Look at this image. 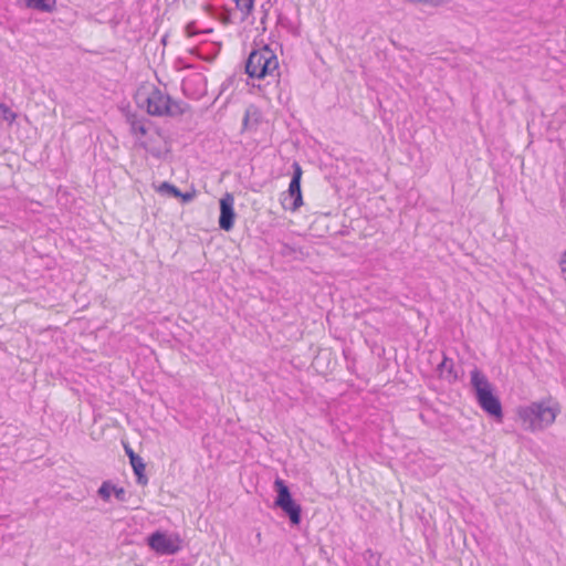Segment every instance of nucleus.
Returning <instances> with one entry per match:
<instances>
[{
    "mask_svg": "<svg viewBox=\"0 0 566 566\" xmlns=\"http://www.w3.org/2000/svg\"><path fill=\"white\" fill-rule=\"evenodd\" d=\"M113 493L118 501L124 502L126 500V491L124 488H117L115 485V490Z\"/></svg>",
    "mask_w": 566,
    "mask_h": 566,
    "instance_id": "obj_20",
    "label": "nucleus"
},
{
    "mask_svg": "<svg viewBox=\"0 0 566 566\" xmlns=\"http://www.w3.org/2000/svg\"><path fill=\"white\" fill-rule=\"evenodd\" d=\"M0 117L8 123H13L17 118V114L9 106L0 103Z\"/></svg>",
    "mask_w": 566,
    "mask_h": 566,
    "instance_id": "obj_16",
    "label": "nucleus"
},
{
    "mask_svg": "<svg viewBox=\"0 0 566 566\" xmlns=\"http://www.w3.org/2000/svg\"><path fill=\"white\" fill-rule=\"evenodd\" d=\"M364 558L369 566H377L379 564V557L371 549L365 552Z\"/></svg>",
    "mask_w": 566,
    "mask_h": 566,
    "instance_id": "obj_18",
    "label": "nucleus"
},
{
    "mask_svg": "<svg viewBox=\"0 0 566 566\" xmlns=\"http://www.w3.org/2000/svg\"><path fill=\"white\" fill-rule=\"evenodd\" d=\"M438 370L442 377L444 374H447V377L450 381L458 379V374L454 371L453 360L447 356H443L442 361L438 365Z\"/></svg>",
    "mask_w": 566,
    "mask_h": 566,
    "instance_id": "obj_12",
    "label": "nucleus"
},
{
    "mask_svg": "<svg viewBox=\"0 0 566 566\" xmlns=\"http://www.w3.org/2000/svg\"><path fill=\"white\" fill-rule=\"evenodd\" d=\"M133 468L134 474L136 475V481L139 485H146L148 483V478L145 474V463L142 457H132L129 461Z\"/></svg>",
    "mask_w": 566,
    "mask_h": 566,
    "instance_id": "obj_10",
    "label": "nucleus"
},
{
    "mask_svg": "<svg viewBox=\"0 0 566 566\" xmlns=\"http://www.w3.org/2000/svg\"><path fill=\"white\" fill-rule=\"evenodd\" d=\"M293 174L292 178L289 185V196L293 199L290 210L296 211L302 205H303V196H302V189H301V180L303 170L301 165L297 161H294L292 164Z\"/></svg>",
    "mask_w": 566,
    "mask_h": 566,
    "instance_id": "obj_8",
    "label": "nucleus"
},
{
    "mask_svg": "<svg viewBox=\"0 0 566 566\" xmlns=\"http://www.w3.org/2000/svg\"><path fill=\"white\" fill-rule=\"evenodd\" d=\"M138 106H146V111L151 116H166L169 112L170 96L156 86H153L149 93H138L136 96Z\"/></svg>",
    "mask_w": 566,
    "mask_h": 566,
    "instance_id": "obj_4",
    "label": "nucleus"
},
{
    "mask_svg": "<svg viewBox=\"0 0 566 566\" xmlns=\"http://www.w3.org/2000/svg\"><path fill=\"white\" fill-rule=\"evenodd\" d=\"M279 69V60L269 45L253 50L245 62V73L250 77L264 78Z\"/></svg>",
    "mask_w": 566,
    "mask_h": 566,
    "instance_id": "obj_3",
    "label": "nucleus"
},
{
    "mask_svg": "<svg viewBox=\"0 0 566 566\" xmlns=\"http://www.w3.org/2000/svg\"><path fill=\"white\" fill-rule=\"evenodd\" d=\"M148 546L159 555H175L181 549L179 535H168L165 532L156 531L147 537Z\"/></svg>",
    "mask_w": 566,
    "mask_h": 566,
    "instance_id": "obj_6",
    "label": "nucleus"
},
{
    "mask_svg": "<svg viewBox=\"0 0 566 566\" xmlns=\"http://www.w3.org/2000/svg\"><path fill=\"white\" fill-rule=\"evenodd\" d=\"M125 451H126V454L128 455L129 458V461L132 460V457H139L138 454H136L133 449L128 446H125Z\"/></svg>",
    "mask_w": 566,
    "mask_h": 566,
    "instance_id": "obj_23",
    "label": "nucleus"
},
{
    "mask_svg": "<svg viewBox=\"0 0 566 566\" xmlns=\"http://www.w3.org/2000/svg\"><path fill=\"white\" fill-rule=\"evenodd\" d=\"M115 485L112 484L111 481H104L102 485L99 486L97 493L98 495L104 500L108 501L111 497L112 492H114Z\"/></svg>",
    "mask_w": 566,
    "mask_h": 566,
    "instance_id": "obj_15",
    "label": "nucleus"
},
{
    "mask_svg": "<svg viewBox=\"0 0 566 566\" xmlns=\"http://www.w3.org/2000/svg\"><path fill=\"white\" fill-rule=\"evenodd\" d=\"M159 192L161 193H166L170 197H174L176 198L177 196H181V191L179 188H177L175 185L168 182V181H164L159 188H158Z\"/></svg>",
    "mask_w": 566,
    "mask_h": 566,
    "instance_id": "obj_14",
    "label": "nucleus"
},
{
    "mask_svg": "<svg viewBox=\"0 0 566 566\" xmlns=\"http://www.w3.org/2000/svg\"><path fill=\"white\" fill-rule=\"evenodd\" d=\"M254 0H237V8L243 13V18H247L253 9Z\"/></svg>",
    "mask_w": 566,
    "mask_h": 566,
    "instance_id": "obj_17",
    "label": "nucleus"
},
{
    "mask_svg": "<svg viewBox=\"0 0 566 566\" xmlns=\"http://www.w3.org/2000/svg\"><path fill=\"white\" fill-rule=\"evenodd\" d=\"M220 216L219 227L221 230L230 231L234 226L235 212H234V197L230 192H226L219 201Z\"/></svg>",
    "mask_w": 566,
    "mask_h": 566,
    "instance_id": "obj_7",
    "label": "nucleus"
},
{
    "mask_svg": "<svg viewBox=\"0 0 566 566\" xmlns=\"http://www.w3.org/2000/svg\"><path fill=\"white\" fill-rule=\"evenodd\" d=\"M189 109H190V106L187 103L181 102V101H174L170 97L169 112L166 114V116L175 117V116L184 115Z\"/></svg>",
    "mask_w": 566,
    "mask_h": 566,
    "instance_id": "obj_13",
    "label": "nucleus"
},
{
    "mask_svg": "<svg viewBox=\"0 0 566 566\" xmlns=\"http://www.w3.org/2000/svg\"><path fill=\"white\" fill-rule=\"evenodd\" d=\"M126 119L130 126L132 134H140L142 136L147 134L146 123H149V119L137 114H128Z\"/></svg>",
    "mask_w": 566,
    "mask_h": 566,
    "instance_id": "obj_9",
    "label": "nucleus"
},
{
    "mask_svg": "<svg viewBox=\"0 0 566 566\" xmlns=\"http://www.w3.org/2000/svg\"><path fill=\"white\" fill-rule=\"evenodd\" d=\"M274 486L277 493L275 505L289 516L292 525H298L302 520L301 505L293 500L290 489L283 480L277 478Z\"/></svg>",
    "mask_w": 566,
    "mask_h": 566,
    "instance_id": "obj_5",
    "label": "nucleus"
},
{
    "mask_svg": "<svg viewBox=\"0 0 566 566\" xmlns=\"http://www.w3.org/2000/svg\"><path fill=\"white\" fill-rule=\"evenodd\" d=\"M559 408L549 406L546 401H534L528 406H521L516 413L522 426L527 431H541L553 424Z\"/></svg>",
    "mask_w": 566,
    "mask_h": 566,
    "instance_id": "obj_1",
    "label": "nucleus"
},
{
    "mask_svg": "<svg viewBox=\"0 0 566 566\" xmlns=\"http://www.w3.org/2000/svg\"><path fill=\"white\" fill-rule=\"evenodd\" d=\"M471 385L481 409L495 420L503 419V409L500 398L493 392V387L486 376L478 368L471 371Z\"/></svg>",
    "mask_w": 566,
    "mask_h": 566,
    "instance_id": "obj_2",
    "label": "nucleus"
},
{
    "mask_svg": "<svg viewBox=\"0 0 566 566\" xmlns=\"http://www.w3.org/2000/svg\"><path fill=\"white\" fill-rule=\"evenodd\" d=\"M24 4L29 9L41 12H53L56 7V0H24Z\"/></svg>",
    "mask_w": 566,
    "mask_h": 566,
    "instance_id": "obj_11",
    "label": "nucleus"
},
{
    "mask_svg": "<svg viewBox=\"0 0 566 566\" xmlns=\"http://www.w3.org/2000/svg\"><path fill=\"white\" fill-rule=\"evenodd\" d=\"M150 154L155 157H159V155H160L159 150H154V149L150 150Z\"/></svg>",
    "mask_w": 566,
    "mask_h": 566,
    "instance_id": "obj_24",
    "label": "nucleus"
},
{
    "mask_svg": "<svg viewBox=\"0 0 566 566\" xmlns=\"http://www.w3.org/2000/svg\"><path fill=\"white\" fill-rule=\"evenodd\" d=\"M195 197H196L195 191H191V192H182L181 191V196H177L176 198H179L184 203H188V202L192 201Z\"/></svg>",
    "mask_w": 566,
    "mask_h": 566,
    "instance_id": "obj_19",
    "label": "nucleus"
},
{
    "mask_svg": "<svg viewBox=\"0 0 566 566\" xmlns=\"http://www.w3.org/2000/svg\"><path fill=\"white\" fill-rule=\"evenodd\" d=\"M186 33L188 36H195L198 34V31L195 28V22H190L186 25Z\"/></svg>",
    "mask_w": 566,
    "mask_h": 566,
    "instance_id": "obj_21",
    "label": "nucleus"
},
{
    "mask_svg": "<svg viewBox=\"0 0 566 566\" xmlns=\"http://www.w3.org/2000/svg\"><path fill=\"white\" fill-rule=\"evenodd\" d=\"M559 265L563 273H566V251L563 253L562 259L559 261Z\"/></svg>",
    "mask_w": 566,
    "mask_h": 566,
    "instance_id": "obj_22",
    "label": "nucleus"
}]
</instances>
